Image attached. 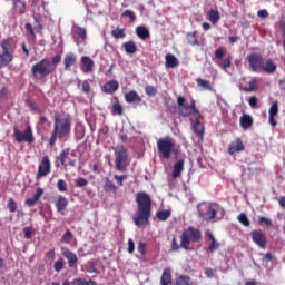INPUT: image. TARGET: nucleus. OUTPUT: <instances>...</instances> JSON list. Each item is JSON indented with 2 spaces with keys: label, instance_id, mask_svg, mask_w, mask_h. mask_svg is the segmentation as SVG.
Instances as JSON below:
<instances>
[{
  "label": "nucleus",
  "instance_id": "nucleus-10",
  "mask_svg": "<svg viewBox=\"0 0 285 285\" xmlns=\"http://www.w3.org/2000/svg\"><path fill=\"white\" fill-rule=\"evenodd\" d=\"M13 137L18 144H35V134L30 125L27 126L24 132L14 128Z\"/></svg>",
  "mask_w": 285,
  "mask_h": 285
},
{
  "label": "nucleus",
  "instance_id": "nucleus-62",
  "mask_svg": "<svg viewBox=\"0 0 285 285\" xmlns=\"http://www.w3.org/2000/svg\"><path fill=\"white\" fill-rule=\"evenodd\" d=\"M205 275H207V277H209V279H213V277H215V271H213V268H207L205 271Z\"/></svg>",
  "mask_w": 285,
  "mask_h": 285
},
{
  "label": "nucleus",
  "instance_id": "nucleus-14",
  "mask_svg": "<svg viewBox=\"0 0 285 285\" xmlns=\"http://www.w3.org/2000/svg\"><path fill=\"white\" fill-rule=\"evenodd\" d=\"M80 69L85 75L92 72L95 70V60L91 59L90 57L83 56L81 58Z\"/></svg>",
  "mask_w": 285,
  "mask_h": 285
},
{
  "label": "nucleus",
  "instance_id": "nucleus-53",
  "mask_svg": "<svg viewBox=\"0 0 285 285\" xmlns=\"http://www.w3.org/2000/svg\"><path fill=\"white\" fill-rule=\"evenodd\" d=\"M81 88H82V92L88 95V92H90V82L88 80H83L81 82Z\"/></svg>",
  "mask_w": 285,
  "mask_h": 285
},
{
  "label": "nucleus",
  "instance_id": "nucleus-56",
  "mask_svg": "<svg viewBox=\"0 0 285 285\" xmlns=\"http://www.w3.org/2000/svg\"><path fill=\"white\" fill-rule=\"evenodd\" d=\"M248 104H249L250 108H257V97L250 96L248 98Z\"/></svg>",
  "mask_w": 285,
  "mask_h": 285
},
{
  "label": "nucleus",
  "instance_id": "nucleus-23",
  "mask_svg": "<svg viewBox=\"0 0 285 285\" xmlns=\"http://www.w3.org/2000/svg\"><path fill=\"white\" fill-rule=\"evenodd\" d=\"M136 35L141 41H146V39H150V31L145 26L136 27Z\"/></svg>",
  "mask_w": 285,
  "mask_h": 285
},
{
  "label": "nucleus",
  "instance_id": "nucleus-52",
  "mask_svg": "<svg viewBox=\"0 0 285 285\" xmlns=\"http://www.w3.org/2000/svg\"><path fill=\"white\" fill-rule=\"evenodd\" d=\"M32 233H35V229L32 227L23 228V235L26 239H30V237H32Z\"/></svg>",
  "mask_w": 285,
  "mask_h": 285
},
{
  "label": "nucleus",
  "instance_id": "nucleus-19",
  "mask_svg": "<svg viewBox=\"0 0 285 285\" xmlns=\"http://www.w3.org/2000/svg\"><path fill=\"white\" fill-rule=\"evenodd\" d=\"M42 196H43V188H38L32 198H27L24 200L26 206H29V208H32V206H35V204H37V202H39V199H41Z\"/></svg>",
  "mask_w": 285,
  "mask_h": 285
},
{
  "label": "nucleus",
  "instance_id": "nucleus-32",
  "mask_svg": "<svg viewBox=\"0 0 285 285\" xmlns=\"http://www.w3.org/2000/svg\"><path fill=\"white\" fill-rule=\"evenodd\" d=\"M186 40H187V43H189V46H199L197 31L186 33Z\"/></svg>",
  "mask_w": 285,
  "mask_h": 285
},
{
  "label": "nucleus",
  "instance_id": "nucleus-24",
  "mask_svg": "<svg viewBox=\"0 0 285 285\" xmlns=\"http://www.w3.org/2000/svg\"><path fill=\"white\" fill-rule=\"evenodd\" d=\"M79 39H81V41H86L87 39V32L85 28L78 27L75 31L73 35V40L75 43H77L79 46V43H81V41H79Z\"/></svg>",
  "mask_w": 285,
  "mask_h": 285
},
{
  "label": "nucleus",
  "instance_id": "nucleus-18",
  "mask_svg": "<svg viewBox=\"0 0 285 285\" xmlns=\"http://www.w3.org/2000/svg\"><path fill=\"white\" fill-rule=\"evenodd\" d=\"M242 150H244V142L242 141V138H236L235 141L229 144V147H228L229 155L242 153Z\"/></svg>",
  "mask_w": 285,
  "mask_h": 285
},
{
  "label": "nucleus",
  "instance_id": "nucleus-55",
  "mask_svg": "<svg viewBox=\"0 0 285 285\" xmlns=\"http://www.w3.org/2000/svg\"><path fill=\"white\" fill-rule=\"evenodd\" d=\"M257 17H259V19H268V11L266 9H261L257 12Z\"/></svg>",
  "mask_w": 285,
  "mask_h": 285
},
{
  "label": "nucleus",
  "instance_id": "nucleus-36",
  "mask_svg": "<svg viewBox=\"0 0 285 285\" xmlns=\"http://www.w3.org/2000/svg\"><path fill=\"white\" fill-rule=\"evenodd\" d=\"M156 217L159 219V222H166L168 217H170V210H159L156 213Z\"/></svg>",
  "mask_w": 285,
  "mask_h": 285
},
{
  "label": "nucleus",
  "instance_id": "nucleus-58",
  "mask_svg": "<svg viewBox=\"0 0 285 285\" xmlns=\"http://www.w3.org/2000/svg\"><path fill=\"white\" fill-rule=\"evenodd\" d=\"M138 253H140V255H146V243L139 242V244H138Z\"/></svg>",
  "mask_w": 285,
  "mask_h": 285
},
{
  "label": "nucleus",
  "instance_id": "nucleus-40",
  "mask_svg": "<svg viewBox=\"0 0 285 285\" xmlns=\"http://www.w3.org/2000/svg\"><path fill=\"white\" fill-rule=\"evenodd\" d=\"M230 63H233V56L229 55L224 61L219 62L218 66L223 68V70H226L230 68Z\"/></svg>",
  "mask_w": 285,
  "mask_h": 285
},
{
  "label": "nucleus",
  "instance_id": "nucleus-54",
  "mask_svg": "<svg viewBox=\"0 0 285 285\" xmlns=\"http://www.w3.org/2000/svg\"><path fill=\"white\" fill-rule=\"evenodd\" d=\"M179 248H181V240H180V245L177 243V238L174 237L171 240V250H174L175 253L177 250H179Z\"/></svg>",
  "mask_w": 285,
  "mask_h": 285
},
{
  "label": "nucleus",
  "instance_id": "nucleus-3",
  "mask_svg": "<svg viewBox=\"0 0 285 285\" xmlns=\"http://www.w3.org/2000/svg\"><path fill=\"white\" fill-rule=\"evenodd\" d=\"M137 210L132 216L134 224L141 228V226H148L150 224V217L153 216V199L146 191H139L136 194Z\"/></svg>",
  "mask_w": 285,
  "mask_h": 285
},
{
  "label": "nucleus",
  "instance_id": "nucleus-7",
  "mask_svg": "<svg viewBox=\"0 0 285 285\" xmlns=\"http://www.w3.org/2000/svg\"><path fill=\"white\" fill-rule=\"evenodd\" d=\"M181 248L185 250H190V244H197V242H202V230L195 227H188L183 230L180 235Z\"/></svg>",
  "mask_w": 285,
  "mask_h": 285
},
{
  "label": "nucleus",
  "instance_id": "nucleus-37",
  "mask_svg": "<svg viewBox=\"0 0 285 285\" xmlns=\"http://www.w3.org/2000/svg\"><path fill=\"white\" fill-rule=\"evenodd\" d=\"M205 215L208 220H213V219H215V217H217V209H215V207H213V205H209Z\"/></svg>",
  "mask_w": 285,
  "mask_h": 285
},
{
  "label": "nucleus",
  "instance_id": "nucleus-51",
  "mask_svg": "<svg viewBox=\"0 0 285 285\" xmlns=\"http://www.w3.org/2000/svg\"><path fill=\"white\" fill-rule=\"evenodd\" d=\"M122 17H128L131 22H135V20L137 19V16H135V12L130 10H125L122 12Z\"/></svg>",
  "mask_w": 285,
  "mask_h": 285
},
{
  "label": "nucleus",
  "instance_id": "nucleus-49",
  "mask_svg": "<svg viewBox=\"0 0 285 285\" xmlns=\"http://www.w3.org/2000/svg\"><path fill=\"white\" fill-rule=\"evenodd\" d=\"M76 186H77V188H83V186H88V179H86L83 177L77 178Z\"/></svg>",
  "mask_w": 285,
  "mask_h": 285
},
{
  "label": "nucleus",
  "instance_id": "nucleus-5",
  "mask_svg": "<svg viewBox=\"0 0 285 285\" xmlns=\"http://www.w3.org/2000/svg\"><path fill=\"white\" fill-rule=\"evenodd\" d=\"M0 68H8V65L14 61V52H17V42L12 38H6L0 42Z\"/></svg>",
  "mask_w": 285,
  "mask_h": 285
},
{
  "label": "nucleus",
  "instance_id": "nucleus-61",
  "mask_svg": "<svg viewBox=\"0 0 285 285\" xmlns=\"http://www.w3.org/2000/svg\"><path fill=\"white\" fill-rule=\"evenodd\" d=\"M24 28H26V30H27L28 32H30V35H31L32 37H36V35H35V29L32 28V24L26 23V24H24Z\"/></svg>",
  "mask_w": 285,
  "mask_h": 285
},
{
  "label": "nucleus",
  "instance_id": "nucleus-31",
  "mask_svg": "<svg viewBox=\"0 0 285 285\" xmlns=\"http://www.w3.org/2000/svg\"><path fill=\"white\" fill-rule=\"evenodd\" d=\"M161 285L173 284V275L170 274V269H164L163 275L160 277Z\"/></svg>",
  "mask_w": 285,
  "mask_h": 285
},
{
  "label": "nucleus",
  "instance_id": "nucleus-12",
  "mask_svg": "<svg viewBox=\"0 0 285 285\" xmlns=\"http://www.w3.org/2000/svg\"><path fill=\"white\" fill-rule=\"evenodd\" d=\"M57 161H59L61 164V166H63V170H68V164H69V166H71V168H75V166H77V160L70 159V149L69 148L63 149L59 154ZM66 161H68V164Z\"/></svg>",
  "mask_w": 285,
  "mask_h": 285
},
{
  "label": "nucleus",
  "instance_id": "nucleus-63",
  "mask_svg": "<svg viewBox=\"0 0 285 285\" xmlns=\"http://www.w3.org/2000/svg\"><path fill=\"white\" fill-rule=\"evenodd\" d=\"M278 87L285 94V78L278 80Z\"/></svg>",
  "mask_w": 285,
  "mask_h": 285
},
{
  "label": "nucleus",
  "instance_id": "nucleus-43",
  "mask_svg": "<svg viewBox=\"0 0 285 285\" xmlns=\"http://www.w3.org/2000/svg\"><path fill=\"white\" fill-rule=\"evenodd\" d=\"M238 222L243 225V226H250V220L248 219V216H246V214L242 213L238 215Z\"/></svg>",
  "mask_w": 285,
  "mask_h": 285
},
{
  "label": "nucleus",
  "instance_id": "nucleus-46",
  "mask_svg": "<svg viewBox=\"0 0 285 285\" xmlns=\"http://www.w3.org/2000/svg\"><path fill=\"white\" fill-rule=\"evenodd\" d=\"M53 269L56 271V273H61V271H63V258L55 262Z\"/></svg>",
  "mask_w": 285,
  "mask_h": 285
},
{
  "label": "nucleus",
  "instance_id": "nucleus-6",
  "mask_svg": "<svg viewBox=\"0 0 285 285\" xmlns=\"http://www.w3.org/2000/svg\"><path fill=\"white\" fill-rule=\"evenodd\" d=\"M57 67L50 62L48 59H42L36 62L31 67V75L33 79H46V77H50L53 72H56Z\"/></svg>",
  "mask_w": 285,
  "mask_h": 285
},
{
  "label": "nucleus",
  "instance_id": "nucleus-20",
  "mask_svg": "<svg viewBox=\"0 0 285 285\" xmlns=\"http://www.w3.org/2000/svg\"><path fill=\"white\" fill-rule=\"evenodd\" d=\"M125 101L127 104H141V97L139 96V94H137V91L131 90L125 94Z\"/></svg>",
  "mask_w": 285,
  "mask_h": 285
},
{
  "label": "nucleus",
  "instance_id": "nucleus-64",
  "mask_svg": "<svg viewBox=\"0 0 285 285\" xmlns=\"http://www.w3.org/2000/svg\"><path fill=\"white\" fill-rule=\"evenodd\" d=\"M279 207L285 209V196L281 197L278 200Z\"/></svg>",
  "mask_w": 285,
  "mask_h": 285
},
{
  "label": "nucleus",
  "instance_id": "nucleus-26",
  "mask_svg": "<svg viewBox=\"0 0 285 285\" xmlns=\"http://www.w3.org/2000/svg\"><path fill=\"white\" fill-rule=\"evenodd\" d=\"M122 48H124L126 55H135V52H137V43H135V41H132V40L124 42Z\"/></svg>",
  "mask_w": 285,
  "mask_h": 285
},
{
  "label": "nucleus",
  "instance_id": "nucleus-21",
  "mask_svg": "<svg viewBox=\"0 0 285 285\" xmlns=\"http://www.w3.org/2000/svg\"><path fill=\"white\" fill-rule=\"evenodd\" d=\"M181 173H184V159H180L174 164V169L171 171L173 179L181 177Z\"/></svg>",
  "mask_w": 285,
  "mask_h": 285
},
{
  "label": "nucleus",
  "instance_id": "nucleus-15",
  "mask_svg": "<svg viewBox=\"0 0 285 285\" xmlns=\"http://www.w3.org/2000/svg\"><path fill=\"white\" fill-rule=\"evenodd\" d=\"M101 90L105 95H115L119 90V81L109 80L101 87Z\"/></svg>",
  "mask_w": 285,
  "mask_h": 285
},
{
  "label": "nucleus",
  "instance_id": "nucleus-38",
  "mask_svg": "<svg viewBox=\"0 0 285 285\" xmlns=\"http://www.w3.org/2000/svg\"><path fill=\"white\" fill-rule=\"evenodd\" d=\"M258 225L267 226L268 228H271V226H273V220L264 216H258Z\"/></svg>",
  "mask_w": 285,
  "mask_h": 285
},
{
  "label": "nucleus",
  "instance_id": "nucleus-41",
  "mask_svg": "<svg viewBox=\"0 0 285 285\" xmlns=\"http://www.w3.org/2000/svg\"><path fill=\"white\" fill-rule=\"evenodd\" d=\"M196 82L198 83V86H200L205 90H213V87L210 86V81H208V80H204L202 78H198L196 80Z\"/></svg>",
  "mask_w": 285,
  "mask_h": 285
},
{
  "label": "nucleus",
  "instance_id": "nucleus-4",
  "mask_svg": "<svg viewBox=\"0 0 285 285\" xmlns=\"http://www.w3.org/2000/svg\"><path fill=\"white\" fill-rule=\"evenodd\" d=\"M247 63L253 72H266L273 75L277 70V65L272 59H265L259 52H252L247 55Z\"/></svg>",
  "mask_w": 285,
  "mask_h": 285
},
{
  "label": "nucleus",
  "instance_id": "nucleus-34",
  "mask_svg": "<svg viewBox=\"0 0 285 285\" xmlns=\"http://www.w3.org/2000/svg\"><path fill=\"white\" fill-rule=\"evenodd\" d=\"M259 80L257 78H254L249 80L248 87L243 88L244 92H255L257 90Z\"/></svg>",
  "mask_w": 285,
  "mask_h": 285
},
{
  "label": "nucleus",
  "instance_id": "nucleus-28",
  "mask_svg": "<svg viewBox=\"0 0 285 285\" xmlns=\"http://www.w3.org/2000/svg\"><path fill=\"white\" fill-rule=\"evenodd\" d=\"M219 19H222V16H219V11L217 9H210L208 11V21H210L213 26L217 24Z\"/></svg>",
  "mask_w": 285,
  "mask_h": 285
},
{
  "label": "nucleus",
  "instance_id": "nucleus-42",
  "mask_svg": "<svg viewBox=\"0 0 285 285\" xmlns=\"http://www.w3.org/2000/svg\"><path fill=\"white\" fill-rule=\"evenodd\" d=\"M72 232H70L69 229L62 235L61 237V244H70V242H72Z\"/></svg>",
  "mask_w": 285,
  "mask_h": 285
},
{
  "label": "nucleus",
  "instance_id": "nucleus-8",
  "mask_svg": "<svg viewBox=\"0 0 285 285\" xmlns=\"http://www.w3.org/2000/svg\"><path fill=\"white\" fill-rule=\"evenodd\" d=\"M115 166L118 173H127L130 161H128V148L124 145L115 148Z\"/></svg>",
  "mask_w": 285,
  "mask_h": 285
},
{
  "label": "nucleus",
  "instance_id": "nucleus-33",
  "mask_svg": "<svg viewBox=\"0 0 285 285\" xmlns=\"http://www.w3.org/2000/svg\"><path fill=\"white\" fill-rule=\"evenodd\" d=\"M115 99L116 101L111 106V112L112 115L121 116L124 115V107L121 106V104H119V98H115Z\"/></svg>",
  "mask_w": 285,
  "mask_h": 285
},
{
  "label": "nucleus",
  "instance_id": "nucleus-13",
  "mask_svg": "<svg viewBox=\"0 0 285 285\" xmlns=\"http://www.w3.org/2000/svg\"><path fill=\"white\" fill-rule=\"evenodd\" d=\"M250 237L254 244H256V246H259L263 249L266 248V244H268V240L266 238V234L262 232V229L253 230L250 233Z\"/></svg>",
  "mask_w": 285,
  "mask_h": 285
},
{
  "label": "nucleus",
  "instance_id": "nucleus-45",
  "mask_svg": "<svg viewBox=\"0 0 285 285\" xmlns=\"http://www.w3.org/2000/svg\"><path fill=\"white\" fill-rule=\"evenodd\" d=\"M145 92L148 97H155V95H157V89L154 86L147 85L145 87Z\"/></svg>",
  "mask_w": 285,
  "mask_h": 285
},
{
  "label": "nucleus",
  "instance_id": "nucleus-44",
  "mask_svg": "<svg viewBox=\"0 0 285 285\" xmlns=\"http://www.w3.org/2000/svg\"><path fill=\"white\" fill-rule=\"evenodd\" d=\"M57 188H58L59 193H66V191H68V184H66V180L59 179L57 181Z\"/></svg>",
  "mask_w": 285,
  "mask_h": 285
},
{
  "label": "nucleus",
  "instance_id": "nucleus-30",
  "mask_svg": "<svg viewBox=\"0 0 285 285\" xmlns=\"http://www.w3.org/2000/svg\"><path fill=\"white\" fill-rule=\"evenodd\" d=\"M105 193H117V185L110 180V178H105V184L102 185Z\"/></svg>",
  "mask_w": 285,
  "mask_h": 285
},
{
  "label": "nucleus",
  "instance_id": "nucleus-2",
  "mask_svg": "<svg viewBox=\"0 0 285 285\" xmlns=\"http://www.w3.org/2000/svg\"><path fill=\"white\" fill-rule=\"evenodd\" d=\"M177 106H178V116L179 117H191V128L194 132L200 139H204V125H202V112L197 109V105L195 99H191L190 102L186 101V98L183 96L177 97Z\"/></svg>",
  "mask_w": 285,
  "mask_h": 285
},
{
  "label": "nucleus",
  "instance_id": "nucleus-50",
  "mask_svg": "<svg viewBox=\"0 0 285 285\" xmlns=\"http://www.w3.org/2000/svg\"><path fill=\"white\" fill-rule=\"evenodd\" d=\"M114 179L117 181L118 186H124V180L128 179V175L124 174V175H115Z\"/></svg>",
  "mask_w": 285,
  "mask_h": 285
},
{
  "label": "nucleus",
  "instance_id": "nucleus-9",
  "mask_svg": "<svg viewBox=\"0 0 285 285\" xmlns=\"http://www.w3.org/2000/svg\"><path fill=\"white\" fill-rule=\"evenodd\" d=\"M159 157L163 159H170V155L175 153V141L170 136L160 138L157 141Z\"/></svg>",
  "mask_w": 285,
  "mask_h": 285
},
{
  "label": "nucleus",
  "instance_id": "nucleus-60",
  "mask_svg": "<svg viewBox=\"0 0 285 285\" xmlns=\"http://www.w3.org/2000/svg\"><path fill=\"white\" fill-rule=\"evenodd\" d=\"M215 57H216V59H223L224 58V49H222V48L216 49Z\"/></svg>",
  "mask_w": 285,
  "mask_h": 285
},
{
  "label": "nucleus",
  "instance_id": "nucleus-35",
  "mask_svg": "<svg viewBox=\"0 0 285 285\" xmlns=\"http://www.w3.org/2000/svg\"><path fill=\"white\" fill-rule=\"evenodd\" d=\"M114 39H126V29L116 28L111 31Z\"/></svg>",
  "mask_w": 285,
  "mask_h": 285
},
{
  "label": "nucleus",
  "instance_id": "nucleus-17",
  "mask_svg": "<svg viewBox=\"0 0 285 285\" xmlns=\"http://www.w3.org/2000/svg\"><path fill=\"white\" fill-rule=\"evenodd\" d=\"M206 236L208 237V240L210 242L209 246L206 248V252L213 254V253H215V250H219L220 244H219V242H217V239L213 235V232L207 230Z\"/></svg>",
  "mask_w": 285,
  "mask_h": 285
},
{
  "label": "nucleus",
  "instance_id": "nucleus-1",
  "mask_svg": "<svg viewBox=\"0 0 285 285\" xmlns=\"http://www.w3.org/2000/svg\"><path fill=\"white\" fill-rule=\"evenodd\" d=\"M53 127L48 144L55 148L58 139H68L72 132V117L66 111H53Z\"/></svg>",
  "mask_w": 285,
  "mask_h": 285
},
{
  "label": "nucleus",
  "instance_id": "nucleus-39",
  "mask_svg": "<svg viewBox=\"0 0 285 285\" xmlns=\"http://www.w3.org/2000/svg\"><path fill=\"white\" fill-rule=\"evenodd\" d=\"M71 284L77 285H97V283L92 279L86 281L83 278H75Z\"/></svg>",
  "mask_w": 285,
  "mask_h": 285
},
{
  "label": "nucleus",
  "instance_id": "nucleus-29",
  "mask_svg": "<svg viewBox=\"0 0 285 285\" xmlns=\"http://www.w3.org/2000/svg\"><path fill=\"white\" fill-rule=\"evenodd\" d=\"M67 206H68V199H66V197H63V196H58V198L56 200L57 212L61 213V212L66 210Z\"/></svg>",
  "mask_w": 285,
  "mask_h": 285
},
{
  "label": "nucleus",
  "instance_id": "nucleus-27",
  "mask_svg": "<svg viewBox=\"0 0 285 285\" xmlns=\"http://www.w3.org/2000/svg\"><path fill=\"white\" fill-rule=\"evenodd\" d=\"M240 127L244 129V130H248V128H252L253 127V117L248 116V115H243L240 117Z\"/></svg>",
  "mask_w": 285,
  "mask_h": 285
},
{
  "label": "nucleus",
  "instance_id": "nucleus-48",
  "mask_svg": "<svg viewBox=\"0 0 285 285\" xmlns=\"http://www.w3.org/2000/svg\"><path fill=\"white\" fill-rule=\"evenodd\" d=\"M7 207L9 208L10 213H17V202H14V198H9Z\"/></svg>",
  "mask_w": 285,
  "mask_h": 285
},
{
  "label": "nucleus",
  "instance_id": "nucleus-22",
  "mask_svg": "<svg viewBox=\"0 0 285 285\" xmlns=\"http://www.w3.org/2000/svg\"><path fill=\"white\" fill-rule=\"evenodd\" d=\"M165 66L166 68H177V66H179V60L177 57H175V55L167 53L165 56Z\"/></svg>",
  "mask_w": 285,
  "mask_h": 285
},
{
  "label": "nucleus",
  "instance_id": "nucleus-11",
  "mask_svg": "<svg viewBox=\"0 0 285 285\" xmlns=\"http://www.w3.org/2000/svg\"><path fill=\"white\" fill-rule=\"evenodd\" d=\"M52 165L50 163V157L47 155L42 157L41 163L38 166L37 179H41V177H48L50 175V169Z\"/></svg>",
  "mask_w": 285,
  "mask_h": 285
},
{
  "label": "nucleus",
  "instance_id": "nucleus-16",
  "mask_svg": "<svg viewBox=\"0 0 285 285\" xmlns=\"http://www.w3.org/2000/svg\"><path fill=\"white\" fill-rule=\"evenodd\" d=\"M62 255L68 261L69 268H77V264L79 262L77 254H75L70 249L66 248L62 250Z\"/></svg>",
  "mask_w": 285,
  "mask_h": 285
},
{
  "label": "nucleus",
  "instance_id": "nucleus-59",
  "mask_svg": "<svg viewBox=\"0 0 285 285\" xmlns=\"http://www.w3.org/2000/svg\"><path fill=\"white\" fill-rule=\"evenodd\" d=\"M50 63H52V66L57 67L58 63H61V56H59V55L53 56Z\"/></svg>",
  "mask_w": 285,
  "mask_h": 285
},
{
  "label": "nucleus",
  "instance_id": "nucleus-47",
  "mask_svg": "<svg viewBox=\"0 0 285 285\" xmlns=\"http://www.w3.org/2000/svg\"><path fill=\"white\" fill-rule=\"evenodd\" d=\"M277 112H279V107L277 101L273 102L269 108V116L277 117Z\"/></svg>",
  "mask_w": 285,
  "mask_h": 285
},
{
  "label": "nucleus",
  "instance_id": "nucleus-57",
  "mask_svg": "<svg viewBox=\"0 0 285 285\" xmlns=\"http://www.w3.org/2000/svg\"><path fill=\"white\" fill-rule=\"evenodd\" d=\"M128 253L132 255L135 253V242L132 238H129L128 240Z\"/></svg>",
  "mask_w": 285,
  "mask_h": 285
},
{
  "label": "nucleus",
  "instance_id": "nucleus-25",
  "mask_svg": "<svg viewBox=\"0 0 285 285\" xmlns=\"http://www.w3.org/2000/svg\"><path fill=\"white\" fill-rule=\"evenodd\" d=\"M63 63H65V70H70V68H72V66L77 63V56H75V53L66 55L63 59Z\"/></svg>",
  "mask_w": 285,
  "mask_h": 285
}]
</instances>
